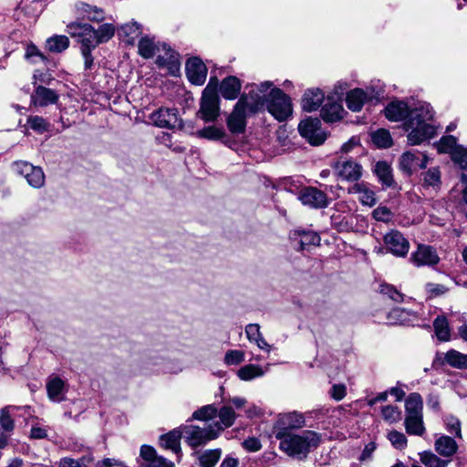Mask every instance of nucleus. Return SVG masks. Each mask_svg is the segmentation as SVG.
<instances>
[{
    "mask_svg": "<svg viewBox=\"0 0 467 467\" xmlns=\"http://www.w3.org/2000/svg\"><path fill=\"white\" fill-rule=\"evenodd\" d=\"M260 92L242 95L227 119V127L234 134H241L246 126L247 112L254 113L262 109L264 103Z\"/></svg>",
    "mask_w": 467,
    "mask_h": 467,
    "instance_id": "obj_4",
    "label": "nucleus"
},
{
    "mask_svg": "<svg viewBox=\"0 0 467 467\" xmlns=\"http://www.w3.org/2000/svg\"><path fill=\"white\" fill-rule=\"evenodd\" d=\"M404 426L410 435L422 436L426 431L423 415H406Z\"/></svg>",
    "mask_w": 467,
    "mask_h": 467,
    "instance_id": "obj_34",
    "label": "nucleus"
},
{
    "mask_svg": "<svg viewBox=\"0 0 467 467\" xmlns=\"http://www.w3.org/2000/svg\"><path fill=\"white\" fill-rule=\"evenodd\" d=\"M428 162V157L419 151L409 150L404 152L400 159V167L407 174L423 169Z\"/></svg>",
    "mask_w": 467,
    "mask_h": 467,
    "instance_id": "obj_16",
    "label": "nucleus"
},
{
    "mask_svg": "<svg viewBox=\"0 0 467 467\" xmlns=\"http://www.w3.org/2000/svg\"><path fill=\"white\" fill-rule=\"evenodd\" d=\"M388 440L399 450H402L407 446V438L404 433L398 431H391L388 433Z\"/></svg>",
    "mask_w": 467,
    "mask_h": 467,
    "instance_id": "obj_56",
    "label": "nucleus"
},
{
    "mask_svg": "<svg viewBox=\"0 0 467 467\" xmlns=\"http://www.w3.org/2000/svg\"><path fill=\"white\" fill-rule=\"evenodd\" d=\"M415 319L416 316L413 312L400 307L393 308L387 316L389 325H407Z\"/></svg>",
    "mask_w": 467,
    "mask_h": 467,
    "instance_id": "obj_32",
    "label": "nucleus"
},
{
    "mask_svg": "<svg viewBox=\"0 0 467 467\" xmlns=\"http://www.w3.org/2000/svg\"><path fill=\"white\" fill-rule=\"evenodd\" d=\"M451 157L461 169L466 170L467 172V148L460 146L458 149L452 150Z\"/></svg>",
    "mask_w": 467,
    "mask_h": 467,
    "instance_id": "obj_55",
    "label": "nucleus"
},
{
    "mask_svg": "<svg viewBox=\"0 0 467 467\" xmlns=\"http://www.w3.org/2000/svg\"><path fill=\"white\" fill-rule=\"evenodd\" d=\"M324 100L325 94L320 88H308L305 91L302 98V109L307 112L316 111L319 109Z\"/></svg>",
    "mask_w": 467,
    "mask_h": 467,
    "instance_id": "obj_23",
    "label": "nucleus"
},
{
    "mask_svg": "<svg viewBox=\"0 0 467 467\" xmlns=\"http://www.w3.org/2000/svg\"><path fill=\"white\" fill-rule=\"evenodd\" d=\"M156 64L160 68L167 69L172 76H177L180 72L179 54L166 44H161V52L157 54Z\"/></svg>",
    "mask_w": 467,
    "mask_h": 467,
    "instance_id": "obj_14",
    "label": "nucleus"
},
{
    "mask_svg": "<svg viewBox=\"0 0 467 467\" xmlns=\"http://www.w3.org/2000/svg\"><path fill=\"white\" fill-rule=\"evenodd\" d=\"M183 437L182 427L173 429L170 432L161 436V445L171 450L177 455L181 454V439Z\"/></svg>",
    "mask_w": 467,
    "mask_h": 467,
    "instance_id": "obj_29",
    "label": "nucleus"
},
{
    "mask_svg": "<svg viewBox=\"0 0 467 467\" xmlns=\"http://www.w3.org/2000/svg\"><path fill=\"white\" fill-rule=\"evenodd\" d=\"M140 455L143 460L141 467H174V463L157 455L155 449L149 445L140 447Z\"/></svg>",
    "mask_w": 467,
    "mask_h": 467,
    "instance_id": "obj_21",
    "label": "nucleus"
},
{
    "mask_svg": "<svg viewBox=\"0 0 467 467\" xmlns=\"http://www.w3.org/2000/svg\"><path fill=\"white\" fill-rule=\"evenodd\" d=\"M245 359V354L243 350L231 349L224 355V363L227 366H236L243 363Z\"/></svg>",
    "mask_w": 467,
    "mask_h": 467,
    "instance_id": "obj_52",
    "label": "nucleus"
},
{
    "mask_svg": "<svg viewBox=\"0 0 467 467\" xmlns=\"http://www.w3.org/2000/svg\"><path fill=\"white\" fill-rule=\"evenodd\" d=\"M161 44L156 43L153 37L142 36L138 44L139 54L144 58H150L161 52Z\"/></svg>",
    "mask_w": 467,
    "mask_h": 467,
    "instance_id": "obj_33",
    "label": "nucleus"
},
{
    "mask_svg": "<svg viewBox=\"0 0 467 467\" xmlns=\"http://www.w3.org/2000/svg\"><path fill=\"white\" fill-rule=\"evenodd\" d=\"M199 138L207 139L211 140H221L224 137V130L223 128L216 126H208L196 132Z\"/></svg>",
    "mask_w": 467,
    "mask_h": 467,
    "instance_id": "obj_46",
    "label": "nucleus"
},
{
    "mask_svg": "<svg viewBox=\"0 0 467 467\" xmlns=\"http://www.w3.org/2000/svg\"><path fill=\"white\" fill-rule=\"evenodd\" d=\"M374 172L379 181L385 186H391L393 183V176L390 166L385 161L376 163Z\"/></svg>",
    "mask_w": 467,
    "mask_h": 467,
    "instance_id": "obj_37",
    "label": "nucleus"
},
{
    "mask_svg": "<svg viewBox=\"0 0 467 467\" xmlns=\"http://www.w3.org/2000/svg\"><path fill=\"white\" fill-rule=\"evenodd\" d=\"M241 81L234 76L225 78L220 85V93L225 99H235L241 90Z\"/></svg>",
    "mask_w": 467,
    "mask_h": 467,
    "instance_id": "obj_31",
    "label": "nucleus"
},
{
    "mask_svg": "<svg viewBox=\"0 0 467 467\" xmlns=\"http://www.w3.org/2000/svg\"><path fill=\"white\" fill-rule=\"evenodd\" d=\"M28 126L37 133H44L48 130V122L40 116H29L27 119Z\"/></svg>",
    "mask_w": 467,
    "mask_h": 467,
    "instance_id": "obj_53",
    "label": "nucleus"
},
{
    "mask_svg": "<svg viewBox=\"0 0 467 467\" xmlns=\"http://www.w3.org/2000/svg\"><path fill=\"white\" fill-rule=\"evenodd\" d=\"M382 93L383 89L381 88L379 89H375L372 87H367L365 89L354 88L347 93V107L354 112H358L366 102L379 99Z\"/></svg>",
    "mask_w": 467,
    "mask_h": 467,
    "instance_id": "obj_10",
    "label": "nucleus"
},
{
    "mask_svg": "<svg viewBox=\"0 0 467 467\" xmlns=\"http://www.w3.org/2000/svg\"><path fill=\"white\" fill-rule=\"evenodd\" d=\"M410 260L416 266H431L437 265L440 261V257L433 247L426 244H419L417 250L412 253Z\"/></svg>",
    "mask_w": 467,
    "mask_h": 467,
    "instance_id": "obj_19",
    "label": "nucleus"
},
{
    "mask_svg": "<svg viewBox=\"0 0 467 467\" xmlns=\"http://www.w3.org/2000/svg\"><path fill=\"white\" fill-rule=\"evenodd\" d=\"M69 47V39L64 35H55L47 39V48L53 53H61Z\"/></svg>",
    "mask_w": 467,
    "mask_h": 467,
    "instance_id": "obj_41",
    "label": "nucleus"
},
{
    "mask_svg": "<svg viewBox=\"0 0 467 467\" xmlns=\"http://www.w3.org/2000/svg\"><path fill=\"white\" fill-rule=\"evenodd\" d=\"M347 394V389L344 384H334L330 390L331 397L339 401L345 398Z\"/></svg>",
    "mask_w": 467,
    "mask_h": 467,
    "instance_id": "obj_63",
    "label": "nucleus"
},
{
    "mask_svg": "<svg viewBox=\"0 0 467 467\" xmlns=\"http://www.w3.org/2000/svg\"><path fill=\"white\" fill-rule=\"evenodd\" d=\"M425 186L436 187L441 183V172L438 168H431L423 174Z\"/></svg>",
    "mask_w": 467,
    "mask_h": 467,
    "instance_id": "obj_54",
    "label": "nucleus"
},
{
    "mask_svg": "<svg viewBox=\"0 0 467 467\" xmlns=\"http://www.w3.org/2000/svg\"><path fill=\"white\" fill-rule=\"evenodd\" d=\"M380 293L388 296L395 302H400L403 298L402 294L396 290L392 285L387 284L380 285Z\"/></svg>",
    "mask_w": 467,
    "mask_h": 467,
    "instance_id": "obj_59",
    "label": "nucleus"
},
{
    "mask_svg": "<svg viewBox=\"0 0 467 467\" xmlns=\"http://www.w3.org/2000/svg\"><path fill=\"white\" fill-rule=\"evenodd\" d=\"M116 28L112 24H103L98 29H95L99 45L108 42L115 34Z\"/></svg>",
    "mask_w": 467,
    "mask_h": 467,
    "instance_id": "obj_51",
    "label": "nucleus"
},
{
    "mask_svg": "<svg viewBox=\"0 0 467 467\" xmlns=\"http://www.w3.org/2000/svg\"><path fill=\"white\" fill-rule=\"evenodd\" d=\"M47 391L49 400L60 402L65 400L66 383L57 376L50 377L47 382Z\"/></svg>",
    "mask_w": 467,
    "mask_h": 467,
    "instance_id": "obj_28",
    "label": "nucleus"
},
{
    "mask_svg": "<svg viewBox=\"0 0 467 467\" xmlns=\"http://www.w3.org/2000/svg\"><path fill=\"white\" fill-rule=\"evenodd\" d=\"M197 114L205 122L215 121L219 117L220 99L211 88L203 89Z\"/></svg>",
    "mask_w": 467,
    "mask_h": 467,
    "instance_id": "obj_8",
    "label": "nucleus"
},
{
    "mask_svg": "<svg viewBox=\"0 0 467 467\" xmlns=\"http://www.w3.org/2000/svg\"><path fill=\"white\" fill-rule=\"evenodd\" d=\"M373 143L379 148H389L392 145V139L389 130L380 129L371 134Z\"/></svg>",
    "mask_w": 467,
    "mask_h": 467,
    "instance_id": "obj_44",
    "label": "nucleus"
},
{
    "mask_svg": "<svg viewBox=\"0 0 467 467\" xmlns=\"http://www.w3.org/2000/svg\"><path fill=\"white\" fill-rule=\"evenodd\" d=\"M306 425L304 413L298 411L284 412L277 415L273 426L275 436L277 440L293 434L294 430H299Z\"/></svg>",
    "mask_w": 467,
    "mask_h": 467,
    "instance_id": "obj_5",
    "label": "nucleus"
},
{
    "mask_svg": "<svg viewBox=\"0 0 467 467\" xmlns=\"http://www.w3.org/2000/svg\"><path fill=\"white\" fill-rule=\"evenodd\" d=\"M411 110L412 109H410L405 101L393 100L384 109V115L390 121L404 122L410 118Z\"/></svg>",
    "mask_w": 467,
    "mask_h": 467,
    "instance_id": "obj_20",
    "label": "nucleus"
},
{
    "mask_svg": "<svg viewBox=\"0 0 467 467\" xmlns=\"http://www.w3.org/2000/svg\"><path fill=\"white\" fill-rule=\"evenodd\" d=\"M245 335L250 342H254L262 335L260 326L258 324H249L245 327Z\"/></svg>",
    "mask_w": 467,
    "mask_h": 467,
    "instance_id": "obj_61",
    "label": "nucleus"
},
{
    "mask_svg": "<svg viewBox=\"0 0 467 467\" xmlns=\"http://www.w3.org/2000/svg\"><path fill=\"white\" fill-rule=\"evenodd\" d=\"M381 415L383 419L392 424L401 420V411L397 406L386 405L381 409Z\"/></svg>",
    "mask_w": 467,
    "mask_h": 467,
    "instance_id": "obj_50",
    "label": "nucleus"
},
{
    "mask_svg": "<svg viewBox=\"0 0 467 467\" xmlns=\"http://www.w3.org/2000/svg\"><path fill=\"white\" fill-rule=\"evenodd\" d=\"M186 76L188 80L196 86L204 84L207 78V67L198 57H192L186 62Z\"/></svg>",
    "mask_w": 467,
    "mask_h": 467,
    "instance_id": "obj_18",
    "label": "nucleus"
},
{
    "mask_svg": "<svg viewBox=\"0 0 467 467\" xmlns=\"http://www.w3.org/2000/svg\"><path fill=\"white\" fill-rule=\"evenodd\" d=\"M425 289L431 297L444 295L448 291V288L445 285L434 283H428L425 285Z\"/></svg>",
    "mask_w": 467,
    "mask_h": 467,
    "instance_id": "obj_60",
    "label": "nucleus"
},
{
    "mask_svg": "<svg viewBox=\"0 0 467 467\" xmlns=\"http://www.w3.org/2000/svg\"><path fill=\"white\" fill-rule=\"evenodd\" d=\"M298 131L312 145H320L327 139V134L320 128L318 119L308 118L302 120L298 125Z\"/></svg>",
    "mask_w": 467,
    "mask_h": 467,
    "instance_id": "obj_13",
    "label": "nucleus"
},
{
    "mask_svg": "<svg viewBox=\"0 0 467 467\" xmlns=\"http://www.w3.org/2000/svg\"><path fill=\"white\" fill-rule=\"evenodd\" d=\"M299 200L304 205L311 208L321 209L328 205L327 194L315 187H307L299 192Z\"/></svg>",
    "mask_w": 467,
    "mask_h": 467,
    "instance_id": "obj_17",
    "label": "nucleus"
},
{
    "mask_svg": "<svg viewBox=\"0 0 467 467\" xmlns=\"http://www.w3.org/2000/svg\"><path fill=\"white\" fill-rule=\"evenodd\" d=\"M222 456L220 449L205 450L198 455L201 467H214Z\"/></svg>",
    "mask_w": 467,
    "mask_h": 467,
    "instance_id": "obj_40",
    "label": "nucleus"
},
{
    "mask_svg": "<svg viewBox=\"0 0 467 467\" xmlns=\"http://www.w3.org/2000/svg\"><path fill=\"white\" fill-rule=\"evenodd\" d=\"M12 168L15 172L25 177L27 183L33 188H41L44 185L45 174L40 167L25 161H16L13 162Z\"/></svg>",
    "mask_w": 467,
    "mask_h": 467,
    "instance_id": "obj_11",
    "label": "nucleus"
},
{
    "mask_svg": "<svg viewBox=\"0 0 467 467\" xmlns=\"http://www.w3.org/2000/svg\"><path fill=\"white\" fill-rule=\"evenodd\" d=\"M150 121L158 128L174 130L182 128V121L175 108H160L149 116Z\"/></svg>",
    "mask_w": 467,
    "mask_h": 467,
    "instance_id": "obj_9",
    "label": "nucleus"
},
{
    "mask_svg": "<svg viewBox=\"0 0 467 467\" xmlns=\"http://www.w3.org/2000/svg\"><path fill=\"white\" fill-rule=\"evenodd\" d=\"M300 237L298 244H299V249L304 250L308 245H318L320 242L319 235L312 231H302V232H296Z\"/></svg>",
    "mask_w": 467,
    "mask_h": 467,
    "instance_id": "obj_47",
    "label": "nucleus"
},
{
    "mask_svg": "<svg viewBox=\"0 0 467 467\" xmlns=\"http://www.w3.org/2000/svg\"><path fill=\"white\" fill-rule=\"evenodd\" d=\"M10 408L6 407L0 411V424L5 431H11L14 429V420L11 418Z\"/></svg>",
    "mask_w": 467,
    "mask_h": 467,
    "instance_id": "obj_58",
    "label": "nucleus"
},
{
    "mask_svg": "<svg viewBox=\"0 0 467 467\" xmlns=\"http://www.w3.org/2000/svg\"><path fill=\"white\" fill-rule=\"evenodd\" d=\"M445 430L451 435H454L455 439H462V424L458 418L453 415H445L442 419Z\"/></svg>",
    "mask_w": 467,
    "mask_h": 467,
    "instance_id": "obj_43",
    "label": "nucleus"
},
{
    "mask_svg": "<svg viewBox=\"0 0 467 467\" xmlns=\"http://www.w3.org/2000/svg\"><path fill=\"white\" fill-rule=\"evenodd\" d=\"M433 327L435 335L440 341H449L451 339V330L445 317H437L433 322Z\"/></svg>",
    "mask_w": 467,
    "mask_h": 467,
    "instance_id": "obj_39",
    "label": "nucleus"
},
{
    "mask_svg": "<svg viewBox=\"0 0 467 467\" xmlns=\"http://www.w3.org/2000/svg\"><path fill=\"white\" fill-rule=\"evenodd\" d=\"M217 416L219 417V421L212 425L214 428H219V435L223 430L233 426L237 417L231 405H224L220 410L217 409Z\"/></svg>",
    "mask_w": 467,
    "mask_h": 467,
    "instance_id": "obj_30",
    "label": "nucleus"
},
{
    "mask_svg": "<svg viewBox=\"0 0 467 467\" xmlns=\"http://www.w3.org/2000/svg\"><path fill=\"white\" fill-rule=\"evenodd\" d=\"M423 401L419 393H410L405 400L406 415H423Z\"/></svg>",
    "mask_w": 467,
    "mask_h": 467,
    "instance_id": "obj_36",
    "label": "nucleus"
},
{
    "mask_svg": "<svg viewBox=\"0 0 467 467\" xmlns=\"http://www.w3.org/2000/svg\"><path fill=\"white\" fill-rule=\"evenodd\" d=\"M141 34V26L136 21L125 23L118 28L119 38L127 45L133 46Z\"/></svg>",
    "mask_w": 467,
    "mask_h": 467,
    "instance_id": "obj_25",
    "label": "nucleus"
},
{
    "mask_svg": "<svg viewBox=\"0 0 467 467\" xmlns=\"http://www.w3.org/2000/svg\"><path fill=\"white\" fill-rule=\"evenodd\" d=\"M372 216L376 221L389 223L393 218V213L386 206H379L372 212Z\"/></svg>",
    "mask_w": 467,
    "mask_h": 467,
    "instance_id": "obj_57",
    "label": "nucleus"
},
{
    "mask_svg": "<svg viewBox=\"0 0 467 467\" xmlns=\"http://www.w3.org/2000/svg\"><path fill=\"white\" fill-rule=\"evenodd\" d=\"M67 32L81 45V49H95L98 46L95 28L87 23L72 22L67 26Z\"/></svg>",
    "mask_w": 467,
    "mask_h": 467,
    "instance_id": "obj_7",
    "label": "nucleus"
},
{
    "mask_svg": "<svg viewBox=\"0 0 467 467\" xmlns=\"http://www.w3.org/2000/svg\"><path fill=\"white\" fill-rule=\"evenodd\" d=\"M243 447L248 451L255 452L261 450L262 444L257 438L249 437L243 441Z\"/></svg>",
    "mask_w": 467,
    "mask_h": 467,
    "instance_id": "obj_62",
    "label": "nucleus"
},
{
    "mask_svg": "<svg viewBox=\"0 0 467 467\" xmlns=\"http://www.w3.org/2000/svg\"><path fill=\"white\" fill-rule=\"evenodd\" d=\"M265 371L259 365L248 364L242 367L238 372L237 376L240 379L244 381H249L256 378H260L264 376Z\"/></svg>",
    "mask_w": 467,
    "mask_h": 467,
    "instance_id": "obj_42",
    "label": "nucleus"
},
{
    "mask_svg": "<svg viewBox=\"0 0 467 467\" xmlns=\"http://www.w3.org/2000/svg\"><path fill=\"white\" fill-rule=\"evenodd\" d=\"M420 460L426 467H447L448 462L441 459L431 451L420 453Z\"/></svg>",
    "mask_w": 467,
    "mask_h": 467,
    "instance_id": "obj_45",
    "label": "nucleus"
},
{
    "mask_svg": "<svg viewBox=\"0 0 467 467\" xmlns=\"http://www.w3.org/2000/svg\"><path fill=\"white\" fill-rule=\"evenodd\" d=\"M345 110L340 102L336 101L332 96H327L325 105L321 109V117L326 122H336L343 119Z\"/></svg>",
    "mask_w": 467,
    "mask_h": 467,
    "instance_id": "obj_22",
    "label": "nucleus"
},
{
    "mask_svg": "<svg viewBox=\"0 0 467 467\" xmlns=\"http://www.w3.org/2000/svg\"><path fill=\"white\" fill-rule=\"evenodd\" d=\"M348 192L351 194H357L359 202L363 205L369 207L373 206L377 202V198L374 191L370 189L368 184L365 182H357L348 189Z\"/></svg>",
    "mask_w": 467,
    "mask_h": 467,
    "instance_id": "obj_27",
    "label": "nucleus"
},
{
    "mask_svg": "<svg viewBox=\"0 0 467 467\" xmlns=\"http://www.w3.org/2000/svg\"><path fill=\"white\" fill-rule=\"evenodd\" d=\"M444 360L452 368H467V354H462L455 349H451L444 355Z\"/></svg>",
    "mask_w": 467,
    "mask_h": 467,
    "instance_id": "obj_38",
    "label": "nucleus"
},
{
    "mask_svg": "<svg viewBox=\"0 0 467 467\" xmlns=\"http://www.w3.org/2000/svg\"><path fill=\"white\" fill-rule=\"evenodd\" d=\"M183 438L191 447H198L219 437V428L210 424L206 428L195 425L182 426Z\"/></svg>",
    "mask_w": 467,
    "mask_h": 467,
    "instance_id": "obj_6",
    "label": "nucleus"
},
{
    "mask_svg": "<svg viewBox=\"0 0 467 467\" xmlns=\"http://www.w3.org/2000/svg\"><path fill=\"white\" fill-rule=\"evenodd\" d=\"M77 9L79 15L83 16L90 21L101 22L104 20V11L101 8H99L95 5H90L86 3H79L77 5Z\"/></svg>",
    "mask_w": 467,
    "mask_h": 467,
    "instance_id": "obj_35",
    "label": "nucleus"
},
{
    "mask_svg": "<svg viewBox=\"0 0 467 467\" xmlns=\"http://www.w3.org/2000/svg\"><path fill=\"white\" fill-rule=\"evenodd\" d=\"M57 94L50 88L38 86L31 95V102L34 106L46 107L57 101Z\"/></svg>",
    "mask_w": 467,
    "mask_h": 467,
    "instance_id": "obj_26",
    "label": "nucleus"
},
{
    "mask_svg": "<svg viewBox=\"0 0 467 467\" xmlns=\"http://www.w3.org/2000/svg\"><path fill=\"white\" fill-rule=\"evenodd\" d=\"M384 243L388 251L395 256L405 257L409 253V241L397 230H391L386 234Z\"/></svg>",
    "mask_w": 467,
    "mask_h": 467,
    "instance_id": "obj_15",
    "label": "nucleus"
},
{
    "mask_svg": "<svg viewBox=\"0 0 467 467\" xmlns=\"http://www.w3.org/2000/svg\"><path fill=\"white\" fill-rule=\"evenodd\" d=\"M217 416V408L213 405H205L201 409L195 410L192 414L193 420L208 421Z\"/></svg>",
    "mask_w": 467,
    "mask_h": 467,
    "instance_id": "obj_48",
    "label": "nucleus"
},
{
    "mask_svg": "<svg viewBox=\"0 0 467 467\" xmlns=\"http://www.w3.org/2000/svg\"><path fill=\"white\" fill-rule=\"evenodd\" d=\"M251 93L260 92L264 101L262 109L266 110L278 121H285L292 116L293 107L290 98L280 88H274L270 81L254 85Z\"/></svg>",
    "mask_w": 467,
    "mask_h": 467,
    "instance_id": "obj_2",
    "label": "nucleus"
},
{
    "mask_svg": "<svg viewBox=\"0 0 467 467\" xmlns=\"http://www.w3.org/2000/svg\"><path fill=\"white\" fill-rule=\"evenodd\" d=\"M461 145L457 144L456 138L453 136H444L436 144L437 150L441 153H449L451 155L452 150L458 149Z\"/></svg>",
    "mask_w": 467,
    "mask_h": 467,
    "instance_id": "obj_49",
    "label": "nucleus"
},
{
    "mask_svg": "<svg viewBox=\"0 0 467 467\" xmlns=\"http://www.w3.org/2000/svg\"><path fill=\"white\" fill-rule=\"evenodd\" d=\"M433 118L434 111L430 104H420L412 109L410 118L403 122L409 145H420L436 137L437 127Z\"/></svg>",
    "mask_w": 467,
    "mask_h": 467,
    "instance_id": "obj_1",
    "label": "nucleus"
},
{
    "mask_svg": "<svg viewBox=\"0 0 467 467\" xmlns=\"http://www.w3.org/2000/svg\"><path fill=\"white\" fill-rule=\"evenodd\" d=\"M434 449L441 457L451 458L457 453L459 446L454 438L443 434L435 440Z\"/></svg>",
    "mask_w": 467,
    "mask_h": 467,
    "instance_id": "obj_24",
    "label": "nucleus"
},
{
    "mask_svg": "<svg viewBox=\"0 0 467 467\" xmlns=\"http://www.w3.org/2000/svg\"><path fill=\"white\" fill-rule=\"evenodd\" d=\"M32 439H44L47 437V430L40 426H33L30 431Z\"/></svg>",
    "mask_w": 467,
    "mask_h": 467,
    "instance_id": "obj_64",
    "label": "nucleus"
},
{
    "mask_svg": "<svg viewBox=\"0 0 467 467\" xmlns=\"http://www.w3.org/2000/svg\"><path fill=\"white\" fill-rule=\"evenodd\" d=\"M279 441V449L288 456L306 459L310 451L320 445L322 437L317 431L306 430L290 434Z\"/></svg>",
    "mask_w": 467,
    "mask_h": 467,
    "instance_id": "obj_3",
    "label": "nucleus"
},
{
    "mask_svg": "<svg viewBox=\"0 0 467 467\" xmlns=\"http://www.w3.org/2000/svg\"><path fill=\"white\" fill-rule=\"evenodd\" d=\"M337 177L342 181L358 182L363 175V167L352 159H340L333 165Z\"/></svg>",
    "mask_w": 467,
    "mask_h": 467,
    "instance_id": "obj_12",
    "label": "nucleus"
}]
</instances>
